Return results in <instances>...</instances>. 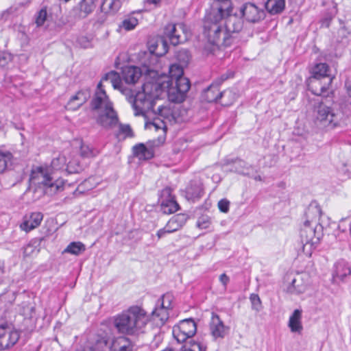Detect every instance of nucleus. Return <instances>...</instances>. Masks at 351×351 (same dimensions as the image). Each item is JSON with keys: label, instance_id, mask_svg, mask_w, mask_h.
Instances as JSON below:
<instances>
[{"label": "nucleus", "instance_id": "f257e3e1", "mask_svg": "<svg viewBox=\"0 0 351 351\" xmlns=\"http://www.w3.org/2000/svg\"><path fill=\"white\" fill-rule=\"evenodd\" d=\"M149 321L146 311L138 306H132L114 318L113 325L117 332L127 335L144 332Z\"/></svg>", "mask_w": 351, "mask_h": 351}, {"label": "nucleus", "instance_id": "f03ea898", "mask_svg": "<svg viewBox=\"0 0 351 351\" xmlns=\"http://www.w3.org/2000/svg\"><path fill=\"white\" fill-rule=\"evenodd\" d=\"M102 79L97 86V90L90 101L93 110L98 111L97 123L104 128L110 129L118 123V116L113 108V104L103 88Z\"/></svg>", "mask_w": 351, "mask_h": 351}, {"label": "nucleus", "instance_id": "7ed1b4c3", "mask_svg": "<svg viewBox=\"0 0 351 351\" xmlns=\"http://www.w3.org/2000/svg\"><path fill=\"white\" fill-rule=\"evenodd\" d=\"M220 14H210L204 23V34L208 39L205 49L214 53L220 47H228L231 45V36L226 34Z\"/></svg>", "mask_w": 351, "mask_h": 351}, {"label": "nucleus", "instance_id": "20e7f679", "mask_svg": "<svg viewBox=\"0 0 351 351\" xmlns=\"http://www.w3.org/2000/svg\"><path fill=\"white\" fill-rule=\"evenodd\" d=\"M158 88L159 85L157 84L147 83L143 85L142 92L135 93L134 99L130 100L135 116H145L149 112H154L158 93H150L149 90H158Z\"/></svg>", "mask_w": 351, "mask_h": 351}, {"label": "nucleus", "instance_id": "39448f33", "mask_svg": "<svg viewBox=\"0 0 351 351\" xmlns=\"http://www.w3.org/2000/svg\"><path fill=\"white\" fill-rule=\"evenodd\" d=\"M217 9L226 34L231 36L232 43L233 38L242 30L243 21L236 14H232V6L219 5Z\"/></svg>", "mask_w": 351, "mask_h": 351}, {"label": "nucleus", "instance_id": "423d86ee", "mask_svg": "<svg viewBox=\"0 0 351 351\" xmlns=\"http://www.w3.org/2000/svg\"><path fill=\"white\" fill-rule=\"evenodd\" d=\"M315 123L321 128L333 129L339 125V119L336 110L320 102L315 108Z\"/></svg>", "mask_w": 351, "mask_h": 351}, {"label": "nucleus", "instance_id": "0eeeda50", "mask_svg": "<svg viewBox=\"0 0 351 351\" xmlns=\"http://www.w3.org/2000/svg\"><path fill=\"white\" fill-rule=\"evenodd\" d=\"M197 326L193 319H186L173 328V335L178 343L188 341L196 334Z\"/></svg>", "mask_w": 351, "mask_h": 351}, {"label": "nucleus", "instance_id": "6e6552de", "mask_svg": "<svg viewBox=\"0 0 351 351\" xmlns=\"http://www.w3.org/2000/svg\"><path fill=\"white\" fill-rule=\"evenodd\" d=\"M95 8L94 0H81L69 12L67 23H74L86 18Z\"/></svg>", "mask_w": 351, "mask_h": 351}, {"label": "nucleus", "instance_id": "1a4fd4ad", "mask_svg": "<svg viewBox=\"0 0 351 351\" xmlns=\"http://www.w3.org/2000/svg\"><path fill=\"white\" fill-rule=\"evenodd\" d=\"M164 37L176 46L187 40L188 31L182 23L168 24L164 30Z\"/></svg>", "mask_w": 351, "mask_h": 351}, {"label": "nucleus", "instance_id": "9d476101", "mask_svg": "<svg viewBox=\"0 0 351 351\" xmlns=\"http://www.w3.org/2000/svg\"><path fill=\"white\" fill-rule=\"evenodd\" d=\"M190 87L191 83L188 78L178 79L175 82V86L168 88L169 100L173 103H182L185 99Z\"/></svg>", "mask_w": 351, "mask_h": 351}, {"label": "nucleus", "instance_id": "9b49d317", "mask_svg": "<svg viewBox=\"0 0 351 351\" xmlns=\"http://www.w3.org/2000/svg\"><path fill=\"white\" fill-rule=\"evenodd\" d=\"M319 226L309 225V221H305L304 226L300 230L301 242L303 244L304 250L309 245L310 247H315L319 242L321 233L317 230Z\"/></svg>", "mask_w": 351, "mask_h": 351}, {"label": "nucleus", "instance_id": "f8f14e48", "mask_svg": "<svg viewBox=\"0 0 351 351\" xmlns=\"http://www.w3.org/2000/svg\"><path fill=\"white\" fill-rule=\"evenodd\" d=\"M20 338L19 332L8 326H0V350H8L14 346Z\"/></svg>", "mask_w": 351, "mask_h": 351}, {"label": "nucleus", "instance_id": "ddd939ff", "mask_svg": "<svg viewBox=\"0 0 351 351\" xmlns=\"http://www.w3.org/2000/svg\"><path fill=\"white\" fill-rule=\"evenodd\" d=\"M102 81H108L114 89H118L126 97L127 100L130 103V100L134 99L135 94L134 91L124 86L121 81L120 76L116 71H110L106 73L102 77Z\"/></svg>", "mask_w": 351, "mask_h": 351}, {"label": "nucleus", "instance_id": "4468645a", "mask_svg": "<svg viewBox=\"0 0 351 351\" xmlns=\"http://www.w3.org/2000/svg\"><path fill=\"white\" fill-rule=\"evenodd\" d=\"M172 296L169 294H165L158 300L154 310L152 311L153 316L157 317L164 324L169 317L168 311L171 308Z\"/></svg>", "mask_w": 351, "mask_h": 351}, {"label": "nucleus", "instance_id": "2eb2a0df", "mask_svg": "<svg viewBox=\"0 0 351 351\" xmlns=\"http://www.w3.org/2000/svg\"><path fill=\"white\" fill-rule=\"evenodd\" d=\"M160 207L161 210L165 214H171L176 212L179 208V205L171 195V189L166 187L160 193Z\"/></svg>", "mask_w": 351, "mask_h": 351}, {"label": "nucleus", "instance_id": "dca6fc26", "mask_svg": "<svg viewBox=\"0 0 351 351\" xmlns=\"http://www.w3.org/2000/svg\"><path fill=\"white\" fill-rule=\"evenodd\" d=\"M333 77L326 79V80L311 76L308 80V88L315 95H322L327 93L332 82Z\"/></svg>", "mask_w": 351, "mask_h": 351}, {"label": "nucleus", "instance_id": "f3484780", "mask_svg": "<svg viewBox=\"0 0 351 351\" xmlns=\"http://www.w3.org/2000/svg\"><path fill=\"white\" fill-rule=\"evenodd\" d=\"M240 12L250 23H256L265 17L264 11L251 3L244 4L241 7Z\"/></svg>", "mask_w": 351, "mask_h": 351}, {"label": "nucleus", "instance_id": "a211bd4d", "mask_svg": "<svg viewBox=\"0 0 351 351\" xmlns=\"http://www.w3.org/2000/svg\"><path fill=\"white\" fill-rule=\"evenodd\" d=\"M223 166L226 171L234 172L242 175H250V170L252 167L248 165L245 161L239 159H226L224 161Z\"/></svg>", "mask_w": 351, "mask_h": 351}, {"label": "nucleus", "instance_id": "6ab92c4d", "mask_svg": "<svg viewBox=\"0 0 351 351\" xmlns=\"http://www.w3.org/2000/svg\"><path fill=\"white\" fill-rule=\"evenodd\" d=\"M210 330L215 339L223 338L228 330V327L223 324V322L217 314L212 313Z\"/></svg>", "mask_w": 351, "mask_h": 351}, {"label": "nucleus", "instance_id": "aec40b11", "mask_svg": "<svg viewBox=\"0 0 351 351\" xmlns=\"http://www.w3.org/2000/svg\"><path fill=\"white\" fill-rule=\"evenodd\" d=\"M90 97V90L83 89L76 93V94L71 97L67 103L66 108L68 110H75L87 101Z\"/></svg>", "mask_w": 351, "mask_h": 351}, {"label": "nucleus", "instance_id": "412c9836", "mask_svg": "<svg viewBox=\"0 0 351 351\" xmlns=\"http://www.w3.org/2000/svg\"><path fill=\"white\" fill-rule=\"evenodd\" d=\"M305 215L306 221H309V225L319 226V229L322 230V226L319 223V219L322 215V210L316 202L311 203L307 208Z\"/></svg>", "mask_w": 351, "mask_h": 351}, {"label": "nucleus", "instance_id": "4be33fe9", "mask_svg": "<svg viewBox=\"0 0 351 351\" xmlns=\"http://www.w3.org/2000/svg\"><path fill=\"white\" fill-rule=\"evenodd\" d=\"M40 176L42 177L40 183L46 186V193L52 195L63 189V182L62 181L56 180L53 182L52 178L43 171L40 172Z\"/></svg>", "mask_w": 351, "mask_h": 351}, {"label": "nucleus", "instance_id": "5701e85b", "mask_svg": "<svg viewBox=\"0 0 351 351\" xmlns=\"http://www.w3.org/2000/svg\"><path fill=\"white\" fill-rule=\"evenodd\" d=\"M288 326L291 332L298 334H301L303 330V326L302 324V311L295 309L289 317Z\"/></svg>", "mask_w": 351, "mask_h": 351}, {"label": "nucleus", "instance_id": "b1692460", "mask_svg": "<svg viewBox=\"0 0 351 351\" xmlns=\"http://www.w3.org/2000/svg\"><path fill=\"white\" fill-rule=\"evenodd\" d=\"M141 76V69L137 66H127L122 71L123 80L128 84H134Z\"/></svg>", "mask_w": 351, "mask_h": 351}, {"label": "nucleus", "instance_id": "393cba45", "mask_svg": "<svg viewBox=\"0 0 351 351\" xmlns=\"http://www.w3.org/2000/svg\"><path fill=\"white\" fill-rule=\"evenodd\" d=\"M132 345L130 340L125 337L114 338L110 346V351H132Z\"/></svg>", "mask_w": 351, "mask_h": 351}, {"label": "nucleus", "instance_id": "a878e982", "mask_svg": "<svg viewBox=\"0 0 351 351\" xmlns=\"http://www.w3.org/2000/svg\"><path fill=\"white\" fill-rule=\"evenodd\" d=\"M43 215L41 213H33L28 219L25 220L21 225V228L29 232L38 227L42 221Z\"/></svg>", "mask_w": 351, "mask_h": 351}, {"label": "nucleus", "instance_id": "bb28decb", "mask_svg": "<svg viewBox=\"0 0 351 351\" xmlns=\"http://www.w3.org/2000/svg\"><path fill=\"white\" fill-rule=\"evenodd\" d=\"M186 216L184 214H178L173 216L167 223L169 233L174 232L181 228L186 221Z\"/></svg>", "mask_w": 351, "mask_h": 351}, {"label": "nucleus", "instance_id": "cd10ccee", "mask_svg": "<svg viewBox=\"0 0 351 351\" xmlns=\"http://www.w3.org/2000/svg\"><path fill=\"white\" fill-rule=\"evenodd\" d=\"M134 155L140 160L151 159L154 156V152L152 149H148L143 143H139L133 147Z\"/></svg>", "mask_w": 351, "mask_h": 351}, {"label": "nucleus", "instance_id": "c85d7f7f", "mask_svg": "<svg viewBox=\"0 0 351 351\" xmlns=\"http://www.w3.org/2000/svg\"><path fill=\"white\" fill-rule=\"evenodd\" d=\"M184 343L181 351H207L206 344L201 340L190 339Z\"/></svg>", "mask_w": 351, "mask_h": 351}, {"label": "nucleus", "instance_id": "c756f323", "mask_svg": "<svg viewBox=\"0 0 351 351\" xmlns=\"http://www.w3.org/2000/svg\"><path fill=\"white\" fill-rule=\"evenodd\" d=\"M285 8V0H267L265 8L271 14L282 12Z\"/></svg>", "mask_w": 351, "mask_h": 351}, {"label": "nucleus", "instance_id": "7c9ffc66", "mask_svg": "<svg viewBox=\"0 0 351 351\" xmlns=\"http://www.w3.org/2000/svg\"><path fill=\"white\" fill-rule=\"evenodd\" d=\"M329 69V66L326 63H317L313 68L312 76L326 80V79L332 77L328 74Z\"/></svg>", "mask_w": 351, "mask_h": 351}, {"label": "nucleus", "instance_id": "2f4dec72", "mask_svg": "<svg viewBox=\"0 0 351 351\" xmlns=\"http://www.w3.org/2000/svg\"><path fill=\"white\" fill-rule=\"evenodd\" d=\"M221 95V91L219 89L218 85L211 84L204 93L205 99L208 102H215L219 99Z\"/></svg>", "mask_w": 351, "mask_h": 351}, {"label": "nucleus", "instance_id": "473e14b6", "mask_svg": "<svg viewBox=\"0 0 351 351\" xmlns=\"http://www.w3.org/2000/svg\"><path fill=\"white\" fill-rule=\"evenodd\" d=\"M186 197L189 199L195 201L199 199L203 193V189L199 184H191L186 189Z\"/></svg>", "mask_w": 351, "mask_h": 351}, {"label": "nucleus", "instance_id": "72a5a7b5", "mask_svg": "<svg viewBox=\"0 0 351 351\" xmlns=\"http://www.w3.org/2000/svg\"><path fill=\"white\" fill-rule=\"evenodd\" d=\"M351 269L347 263L345 262H339L336 265L335 274L334 277L343 280V279L350 275Z\"/></svg>", "mask_w": 351, "mask_h": 351}, {"label": "nucleus", "instance_id": "f704fd0d", "mask_svg": "<svg viewBox=\"0 0 351 351\" xmlns=\"http://www.w3.org/2000/svg\"><path fill=\"white\" fill-rule=\"evenodd\" d=\"M120 7V0H104L101 5V10L106 13H114L119 10Z\"/></svg>", "mask_w": 351, "mask_h": 351}, {"label": "nucleus", "instance_id": "c9c22d12", "mask_svg": "<svg viewBox=\"0 0 351 351\" xmlns=\"http://www.w3.org/2000/svg\"><path fill=\"white\" fill-rule=\"evenodd\" d=\"M305 291V286L296 278H293L287 287V291L291 294H300Z\"/></svg>", "mask_w": 351, "mask_h": 351}, {"label": "nucleus", "instance_id": "e433bc0d", "mask_svg": "<svg viewBox=\"0 0 351 351\" xmlns=\"http://www.w3.org/2000/svg\"><path fill=\"white\" fill-rule=\"evenodd\" d=\"M86 250L85 245L81 242H72L64 250V252L80 255Z\"/></svg>", "mask_w": 351, "mask_h": 351}, {"label": "nucleus", "instance_id": "4c0bfd02", "mask_svg": "<svg viewBox=\"0 0 351 351\" xmlns=\"http://www.w3.org/2000/svg\"><path fill=\"white\" fill-rule=\"evenodd\" d=\"M236 94L231 90H226L221 92L219 99H221V104L223 106L231 105L236 99Z\"/></svg>", "mask_w": 351, "mask_h": 351}, {"label": "nucleus", "instance_id": "58836bf2", "mask_svg": "<svg viewBox=\"0 0 351 351\" xmlns=\"http://www.w3.org/2000/svg\"><path fill=\"white\" fill-rule=\"evenodd\" d=\"M12 155L10 152H2L0 151V173L4 172L9 165H11Z\"/></svg>", "mask_w": 351, "mask_h": 351}, {"label": "nucleus", "instance_id": "ea45409f", "mask_svg": "<svg viewBox=\"0 0 351 351\" xmlns=\"http://www.w3.org/2000/svg\"><path fill=\"white\" fill-rule=\"evenodd\" d=\"M138 19L134 16H128L119 25V29H124L125 31H130L138 25Z\"/></svg>", "mask_w": 351, "mask_h": 351}, {"label": "nucleus", "instance_id": "a19ab883", "mask_svg": "<svg viewBox=\"0 0 351 351\" xmlns=\"http://www.w3.org/2000/svg\"><path fill=\"white\" fill-rule=\"evenodd\" d=\"M117 138L119 139H125L126 138H131L134 136V133L131 127L129 125H124L120 123L119 125V131L117 134Z\"/></svg>", "mask_w": 351, "mask_h": 351}, {"label": "nucleus", "instance_id": "79ce46f5", "mask_svg": "<svg viewBox=\"0 0 351 351\" xmlns=\"http://www.w3.org/2000/svg\"><path fill=\"white\" fill-rule=\"evenodd\" d=\"M83 169L77 158L71 159L66 165V170L69 173H77Z\"/></svg>", "mask_w": 351, "mask_h": 351}, {"label": "nucleus", "instance_id": "37998d69", "mask_svg": "<svg viewBox=\"0 0 351 351\" xmlns=\"http://www.w3.org/2000/svg\"><path fill=\"white\" fill-rule=\"evenodd\" d=\"M169 73L171 78L174 79L175 81H177L178 79L186 78L183 76V66L180 64H172L169 68Z\"/></svg>", "mask_w": 351, "mask_h": 351}, {"label": "nucleus", "instance_id": "c03bdc74", "mask_svg": "<svg viewBox=\"0 0 351 351\" xmlns=\"http://www.w3.org/2000/svg\"><path fill=\"white\" fill-rule=\"evenodd\" d=\"M154 112L158 114L160 117L169 121H171V119L173 118L171 110L166 106H159L157 108V110H154Z\"/></svg>", "mask_w": 351, "mask_h": 351}, {"label": "nucleus", "instance_id": "a18cd8bd", "mask_svg": "<svg viewBox=\"0 0 351 351\" xmlns=\"http://www.w3.org/2000/svg\"><path fill=\"white\" fill-rule=\"evenodd\" d=\"M177 59L180 62V64L186 66L190 61V55L187 50L183 49L177 53Z\"/></svg>", "mask_w": 351, "mask_h": 351}, {"label": "nucleus", "instance_id": "49530a36", "mask_svg": "<svg viewBox=\"0 0 351 351\" xmlns=\"http://www.w3.org/2000/svg\"><path fill=\"white\" fill-rule=\"evenodd\" d=\"M80 155L84 158L93 157L96 155V151L89 145L82 144L80 147Z\"/></svg>", "mask_w": 351, "mask_h": 351}, {"label": "nucleus", "instance_id": "de8ad7c7", "mask_svg": "<svg viewBox=\"0 0 351 351\" xmlns=\"http://www.w3.org/2000/svg\"><path fill=\"white\" fill-rule=\"evenodd\" d=\"M47 17V9L45 8H42L36 16V23L38 27L42 26Z\"/></svg>", "mask_w": 351, "mask_h": 351}, {"label": "nucleus", "instance_id": "09e8293b", "mask_svg": "<svg viewBox=\"0 0 351 351\" xmlns=\"http://www.w3.org/2000/svg\"><path fill=\"white\" fill-rule=\"evenodd\" d=\"M66 162L64 156H59L52 160L51 165L55 170L62 169Z\"/></svg>", "mask_w": 351, "mask_h": 351}, {"label": "nucleus", "instance_id": "8fccbe9b", "mask_svg": "<svg viewBox=\"0 0 351 351\" xmlns=\"http://www.w3.org/2000/svg\"><path fill=\"white\" fill-rule=\"evenodd\" d=\"M250 302L252 303V307L256 311H259L262 308L261 300L258 295L252 293L250 297Z\"/></svg>", "mask_w": 351, "mask_h": 351}, {"label": "nucleus", "instance_id": "3c124183", "mask_svg": "<svg viewBox=\"0 0 351 351\" xmlns=\"http://www.w3.org/2000/svg\"><path fill=\"white\" fill-rule=\"evenodd\" d=\"M230 202L226 199H222L218 202V208L222 213H228L229 210Z\"/></svg>", "mask_w": 351, "mask_h": 351}, {"label": "nucleus", "instance_id": "603ef678", "mask_svg": "<svg viewBox=\"0 0 351 351\" xmlns=\"http://www.w3.org/2000/svg\"><path fill=\"white\" fill-rule=\"evenodd\" d=\"M210 225V220L208 217H202L199 218L197 226L202 229L207 228Z\"/></svg>", "mask_w": 351, "mask_h": 351}, {"label": "nucleus", "instance_id": "864d4df0", "mask_svg": "<svg viewBox=\"0 0 351 351\" xmlns=\"http://www.w3.org/2000/svg\"><path fill=\"white\" fill-rule=\"evenodd\" d=\"M35 251L36 247L32 244H28L23 247V256L29 257L32 256Z\"/></svg>", "mask_w": 351, "mask_h": 351}, {"label": "nucleus", "instance_id": "5fc2aeb1", "mask_svg": "<svg viewBox=\"0 0 351 351\" xmlns=\"http://www.w3.org/2000/svg\"><path fill=\"white\" fill-rule=\"evenodd\" d=\"M78 44L83 48H88L90 46V41L88 37L82 36L77 38Z\"/></svg>", "mask_w": 351, "mask_h": 351}, {"label": "nucleus", "instance_id": "6e6d98bb", "mask_svg": "<svg viewBox=\"0 0 351 351\" xmlns=\"http://www.w3.org/2000/svg\"><path fill=\"white\" fill-rule=\"evenodd\" d=\"M219 280L226 288L228 283L229 282L230 278L226 274H222L219 276Z\"/></svg>", "mask_w": 351, "mask_h": 351}, {"label": "nucleus", "instance_id": "4d7b16f0", "mask_svg": "<svg viewBox=\"0 0 351 351\" xmlns=\"http://www.w3.org/2000/svg\"><path fill=\"white\" fill-rule=\"evenodd\" d=\"M344 88L348 99H351V82L346 81Z\"/></svg>", "mask_w": 351, "mask_h": 351}, {"label": "nucleus", "instance_id": "13d9d810", "mask_svg": "<svg viewBox=\"0 0 351 351\" xmlns=\"http://www.w3.org/2000/svg\"><path fill=\"white\" fill-rule=\"evenodd\" d=\"M167 230H168V229H167V226H165V228H161L159 230H158V232L156 233L158 239H160L162 237H163L166 234L169 233V232Z\"/></svg>", "mask_w": 351, "mask_h": 351}, {"label": "nucleus", "instance_id": "bf43d9fd", "mask_svg": "<svg viewBox=\"0 0 351 351\" xmlns=\"http://www.w3.org/2000/svg\"><path fill=\"white\" fill-rule=\"evenodd\" d=\"M157 120L155 119L154 121L152 123L156 130L160 128H165L166 127L163 121H161L159 123L156 122Z\"/></svg>", "mask_w": 351, "mask_h": 351}, {"label": "nucleus", "instance_id": "052dcab7", "mask_svg": "<svg viewBox=\"0 0 351 351\" xmlns=\"http://www.w3.org/2000/svg\"><path fill=\"white\" fill-rule=\"evenodd\" d=\"M215 1L220 4L219 5L232 6L230 0H215Z\"/></svg>", "mask_w": 351, "mask_h": 351}, {"label": "nucleus", "instance_id": "680f3d73", "mask_svg": "<svg viewBox=\"0 0 351 351\" xmlns=\"http://www.w3.org/2000/svg\"><path fill=\"white\" fill-rule=\"evenodd\" d=\"M4 273L3 263L0 261V275Z\"/></svg>", "mask_w": 351, "mask_h": 351}, {"label": "nucleus", "instance_id": "e2e57ef3", "mask_svg": "<svg viewBox=\"0 0 351 351\" xmlns=\"http://www.w3.org/2000/svg\"><path fill=\"white\" fill-rule=\"evenodd\" d=\"M147 3L152 4H157L160 0H147Z\"/></svg>", "mask_w": 351, "mask_h": 351}, {"label": "nucleus", "instance_id": "0e129e2a", "mask_svg": "<svg viewBox=\"0 0 351 351\" xmlns=\"http://www.w3.org/2000/svg\"><path fill=\"white\" fill-rule=\"evenodd\" d=\"M256 180H261V177L260 176H256L254 178Z\"/></svg>", "mask_w": 351, "mask_h": 351}, {"label": "nucleus", "instance_id": "69168bd1", "mask_svg": "<svg viewBox=\"0 0 351 351\" xmlns=\"http://www.w3.org/2000/svg\"><path fill=\"white\" fill-rule=\"evenodd\" d=\"M83 351H95L93 348L85 349Z\"/></svg>", "mask_w": 351, "mask_h": 351}, {"label": "nucleus", "instance_id": "338daca9", "mask_svg": "<svg viewBox=\"0 0 351 351\" xmlns=\"http://www.w3.org/2000/svg\"><path fill=\"white\" fill-rule=\"evenodd\" d=\"M350 230V235H351V224H350V230Z\"/></svg>", "mask_w": 351, "mask_h": 351}, {"label": "nucleus", "instance_id": "774afa93", "mask_svg": "<svg viewBox=\"0 0 351 351\" xmlns=\"http://www.w3.org/2000/svg\"><path fill=\"white\" fill-rule=\"evenodd\" d=\"M166 300V302H165V304H166V305H168V302H167V300Z\"/></svg>", "mask_w": 351, "mask_h": 351}]
</instances>
